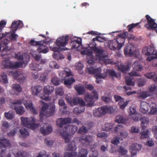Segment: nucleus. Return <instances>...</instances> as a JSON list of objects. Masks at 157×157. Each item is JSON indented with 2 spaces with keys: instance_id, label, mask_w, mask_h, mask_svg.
<instances>
[{
  "instance_id": "nucleus-46",
  "label": "nucleus",
  "mask_w": 157,
  "mask_h": 157,
  "mask_svg": "<svg viewBox=\"0 0 157 157\" xmlns=\"http://www.w3.org/2000/svg\"><path fill=\"white\" fill-rule=\"evenodd\" d=\"M18 129V128L16 127L13 129L11 130L9 132L7 133L8 136L9 137L14 136Z\"/></svg>"
},
{
  "instance_id": "nucleus-35",
  "label": "nucleus",
  "mask_w": 157,
  "mask_h": 157,
  "mask_svg": "<svg viewBox=\"0 0 157 157\" xmlns=\"http://www.w3.org/2000/svg\"><path fill=\"white\" fill-rule=\"evenodd\" d=\"M133 69L137 71H140L143 69V67L140 65V62L138 61H136L133 64Z\"/></svg>"
},
{
  "instance_id": "nucleus-18",
  "label": "nucleus",
  "mask_w": 157,
  "mask_h": 157,
  "mask_svg": "<svg viewBox=\"0 0 157 157\" xmlns=\"http://www.w3.org/2000/svg\"><path fill=\"white\" fill-rule=\"evenodd\" d=\"M16 32L14 31L11 30L9 33H6L5 34H4L5 36L3 37V38L6 36H7L11 40H16L18 36L15 34Z\"/></svg>"
},
{
  "instance_id": "nucleus-19",
  "label": "nucleus",
  "mask_w": 157,
  "mask_h": 157,
  "mask_svg": "<svg viewBox=\"0 0 157 157\" xmlns=\"http://www.w3.org/2000/svg\"><path fill=\"white\" fill-rule=\"evenodd\" d=\"M75 89L77 92L78 95L83 94L86 91L84 85L81 84L76 85L75 87Z\"/></svg>"
},
{
  "instance_id": "nucleus-34",
  "label": "nucleus",
  "mask_w": 157,
  "mask_h": 157,
  "mask_svg": "<svg viewBox=\"0 0 157 157\" xmlns=\"http://www.w3.org/2000/svg\"><path fill=\"white\" fill-rule=\"evenodd\" d=\"M85 108L83 106H80L79 108L75 107L73 111V113L77 115H79L84 112Z\"/></svg>"
},
{
  "instance_id": "nucleus-2",
  "label": "nucleus",
  "mask_w": 157,
  "mask_h": 157,
  "mask_svg": "<svg viewBox=\"0 0 157 157\" xmlns=\"http://www.w3.org/2000/svg\"><path fill=\"white\" fill-rule=\"evenodd\" d=\"M128 32H123L119 34L116 39L111 41L109 46L110 49L113 50H119L124 45V42Z\"/></svg>"
},
{
  "instance_id": "nucleus-17",
  "label": "nucleus",
  "mask_w": 157,
  "mask_h": 157,
  "mask_svg": "<svg viewBox=\"0 0 157 157\" xmlns=\"http://www.w3.org/2000/svg\"><path fill=\"white\" fill-rule=\"evenodd\" d=\"M52 130V128L50 125H46L45 128L41 127L40 129L41 133L44 136L50 134Z\"/></svg>"
},
{
  "instance_id": "nucleus-36",
  "label": "nucleus",
  "mask_w": 157,
  "mask_h": 157,
  "mask_svg": "<svg viewBox=\"0 0 157 157\" xmlns=\"http://www.w3.org/2000/svg\"><path fill=\"white\" fill-rule=\"evenodd\" d=\"M88 154V151L85 149H81L78 152L76 157H86Z\"/></svg>"
},
{
  "instance_id": "nucleus-28",
  "label": "nucleus",
  "mask_w": 157,
  "mask_h": 157,
  "mask_svg": "<svg viewBox=\"0 0 157 157\" xmlns=\"http://www.w3.org/2000/svg\"><path fill=\"white\" fill-rule=\"evenodd\" d=\"M154 48L149 47H145L144 48L143 52H145V54L148 56V57L151 56L152 53H154Z\"/></svg>"
},
{
  "instance_id": "nucleus-10",
  "label": "nucleus",
  "mask_w": 157,
  "mask_h": 157,
  "mask_svg": "<svg viewBox=\"0 0 157 157\" xmlns=\"http://www.w3.org/2000/svg\"><path fill=\"white\" fill-rule=\"evenodd\" d=\"M66 99L67 101L72 105H76L78 104L80 106L84 107L86 105L83 99L80 98H73L70 97H68L66 98Z\"/></svg>"
},
{
  "instance_id": "nucleus-9",
  "label": "nucleus",
  "mask_w": 157,
  "mask_h": 157,
  "mask_svg": "<svg viewBox=\"0 0 157 157\" xmlns=\"http://www.w3.org/2000/svg\"><path fill=\"white\" fill-rule=\"evenodd\" d=\"M147 23L146 24L144 27L149 30H154L157 28V24L155 22V20L151 18L148 15L145 16Z\"/></svg>"
},
{
  "instance_id": "nucleus-21",
  "label": "nucleus",
  "mask_w": 157,
  "mask_h": 157,
  "mask_svg": "<svg viewBox=\"0 0 157 157\" xmlns=\"http://www.w3.org/2000/svg\"><path fill=\"white\" fill-rule=\"evenodd\" d=\"M59 121L60 123H59V128H62L63 125L69 124L72 122V119L71 118L68 117L64 118H59Z\"/></svg>"
},
{
  "instance_id": "nucleus-57",
  "label": "nucleus",
  "mask_w": 157,
  "mask_h": 157,
  "mask_svg": "<svg viewBox=\"0 0 157 157\" xmlns=\"http://www.w3.org/2000/svg\"><path fill=\"white\" fill-rule=\"evenodd\" d=\"M140 134L141 135L140 138L143 139L146 138L148 137V131L146 130L144 132H141Z\"/></svg>"
},
{
  "instance_id": "nucleus-55",
  "label": "nucleus",
  "mask_w": 157,
  "mask_h": 157,
  "mask_svg": "<svg viewBox=\"0 0 157 157\" xmlns=\"http://www.w3.org/2000/svg\"><path fill=\"white\" fill-rule=\"evenodd\" d=\"M5 117L7 119H12L13 118L14 114L11 111H9L7 113H5Z\"/></svg>"
},
{
  "instance_id": "nucleus-40",
  "label": "nucleus",
  "mask_w": 157,
  "mask_h": 157,
  "mask_svg": "<svg viewBox=\"0 0 157 157\" xmlns=\"http://www.w3.org/2000/svg\"><path fill=\"white\" fill-rule=\"evenodd\" d=\"M75 82V79L73 77L68 78L64 79V83L66 85H70Z\"/></svg>"
},
{
  "instance_id": "nucleus-42",
  "label": "nucleus",
  "mask_w": 157,
  "mask_h": 157,
  "mask_svg": "<svg viewBox=\"0 0 157 157\" xmlns=\"http://www.w3.org/2000/svg\"><path fill=\"white\" fill-rule=\"evenodd\" d=\"M19 131L20 132L21 136L23 137H26L29 135V133L27 130L24 128H22L20 129Z\"/></svg>"
},
{
  "instance_id": "nucleus-1",
  "label": "nucleus",
  "mask_w": 157,
  "mask_h": 157,
  "mask_svg": "<svg viewBox=\"0 0 157 157\" xmlns=\"http://www.w3.org/2000/svg\"><path fill=\"white\" fill-rule=\"evenodd\" d=\"M30 44L33 46H38L37 51L39 53L46 54L48 52L49 49L47 46L45 45H49L51 50L54 51L53 57L58 60L59 59V39L57 38L56 41L53 39H49V40H45L36 41L31 40Z\"/></svg>"
},
{
  "instance_id": "nucleus-50",
  "label": "nucleus",
  "mask_w": 157,
  "mask_h": 157,
  "mask_svg": "<svg viewBox=\"0 0 157 157\" xmlns=\"http://www.w3.org/2000/svg\"><path fill=\"white\" fill-rule=\"evenodd\" d=\"M118 69L119 71L124 72L128 71L129 69V67L128 65H125L122 64L120 65V67H118Z\"/></svg>"
},
{
  "instance_id": "nucleus-24",
  "label": "nucleus",
  "mask_w": 157,
  "mask_h": 157,
  "mask_svg": "<svg viewBox=\"0 0 157 157\" xmlns=\"http://www.w3.org/2000/svg\"><path fill=\"white\" fill-rule=\"evenodd\" d=\"M22 26V24L20 21H14L12 23L11 28L14 29H12L11 30L16 32L18 28H21Z\"/></svg>"
},
{
  "instance_id": "nucleus-62",
  "label": "nucleus",
  "mask_w": 157,
  "mask_h": 157,
  "mask_svg": "<svg viewBox=\"0 0 157 157\" xmlns=\"http://www.w3.org/2000/svg\"><path fill=\"white\" fill-rule=\"evenodd\" d=\"M49 66L50 67L52 68L58 69L59 67V66L57 64L56 62L53 61L50 63Z\"/></svg>"
},
{
  "instance_id": "nucleus-54",
  "label": "nucleus",
  "mask_w": 157,
  "mask_h": 157,
  "mask_svg": "<svg viewBox=\"0 0 157 157\" xmlns=\"http://www.w3.org/2000/svg\"><path fill=\"white\" fill-rule=\"evenodd\" d=\"M157 59V52L154 51V53L152 54L151 56L148 57L147 58V60L149 61H151L154 59Z\"/></svg>"
},
{
  "instance_id": "nucleus-39",
  "label": "nucleus",
  "mask_w": 157,
  "mask_h": 157,
  "mask_svg": "<svg viewBox=\"0 0 157 157\" xmlns=\"http://www.w3.org/2000/svg\"><path fill=\"white\" fill-rule=\"evenodd\" d=\"M129 103V101H127L124 102V99L123 98L118 102V105L120 106V108L123 109L126 107Z\"/></svg>"
},
{
  "instance_id": "nucleus-58",
  "label": "nucleus",
  "mask_w": 157,
  "mask_h": 157,
  "mask_svg": "<svg viewBox=\"0 0 157 157\" xmlns=\"http://www.w3.org/2000/svg\"><path fill=\"white\" fill-rule=\"evenodd\" d=\"M148 95L149 94H147L146 92L144 91L138 95V97L140 99H144L147 98Z\"/></svg>"
},
{
  "instance_id": "nucleus-32",
  "label": "nucleus",
  "mask_w": 157,
  "mask_h": 157,
  "mask_svg": "<svg viewBox=\"0 0 157 157\" xmlns=\"http://www.w3.org/2000/svg\"><path fill=\"white\" fill-rule=\"evenodd\" d=\"M54 90V88L52 86H47L44 87L43 92L45 94L49 95L52 93Z\"/></svg>"
},
{
  "instance_id": "nucleus-44",
  "label": "nucleus",
  "mask_w": 157,
  "mask_h": 157,
  "mask_svg": "<svg viewBox=\"0 0 157 157\" xmlns=\"http://www.w3.org/2000/svg\"><path fill=\"white\" fill-rule=\"evenodd\" d=\"M142 145L140 144L135 143L132 144L131 146V149L138 151L141 149Z\"/></svg>"
},
{
  "instance_id": "nucleus-15",
  "label": "nucleus",
  "mask_w": 157,
  "mask_h": 157,
  "mask_svg": "<svg viewBox=\"0 0 157 157\" xmlns=\"http://www.w3.org/2000/svg\"><path fill=\"white\" fill-rule=\"evenodd\" d=\"M128 74L131 77H127L126 78L125 80L126 83L128 85L133 86L134 85V83L132 81L133 78L132 77L139 76V74H138L136 71H133L132 72L129 73Z\"/></svg>"
},
{
  "instance_id": "nucleus-41",
  "label": "nucleus",
  "mask_w": 157,
  "mask_h": 157,
  "mask_svg": "<svg viewBox=\"0 0 157 157\" xmlns=\"http://www.w3.org/2000/svg\"><path fill=\"white\" fill-rule=\"evenodd\" d=\"M118 151L122 156H124V157L128 156L126 155L127 152V151L124 147L120 146L118 149Z\"/></svg>"
},
{
  "instance_id": "nucleus-27",
  "label": "nucleus",
  "mask_w": 157,
  "mask_h": 157,
  "mask_svg": "<svg viewBox=\"0 0 157 157\" xmlns=\"http://www.w3.org/2000/svg\"><path fill=\"white\" fill-rule=\"evenodd\" d=\"M100 72L97 73L95 75V77L96 79V82L97 83H99L101 81V79H104L107 76V72H105L103 73L100 74Z\"/></svg>"
},
{
  "instance_id": "nucleus-51",
  "label": "nucleus",
  "mask_w": 157,
  "mask_h": 157,
  "mask_svg": "<svg viewBox=\"0 0 157 157\" xmlns=\"http://www.w3.org/2000/svg\"><path fill=\"white\" fill-rule=\"evenodd\" d=\"M87 128L84 125L80 128L78 130V132L79 133H86L87 132L88 130Z\"/></svg>"
},
{
  "instance_id": "nucleus-64",
  "label": "nucleus",
  "mask_w": 157,
  "mask_h": 157,
  "mask_svg": "<svg viewBox=\"0 0 157 157\" xmlns=\"http://www.w3.org/2000/svg\"><path fill=\"white\" fill-rule=\"evenodd\" d=\"M23 99H18L14 102H12V105H20L24 102Z\"/></svg>"
},
{
  "instance_id": "nucleus-23",
  "label": "nucleus",
  "mask_w": 157,
  "mask_h": 157,
  "mask_svg": "<svg viewBox=\"0 0 157 157\" xmlns=\"http://www.w3.org/2000/svg\"><path fill=\"white\" fill-rule=\"evenodd\" d=\"M80 141L84 144L85 142L89 144L93 140V137L90 135H86L85 136H82L79 138Z\"/></svg>"
},
{
  "instance_id": "nucleus-43",
  "label": "nucleus",
  "mask_w": 157,
  "mask_h": 157,
  "mask_svg": "<svg viewBox=\"0 0 157 157\" xmlns=\"http://www.w3.org/2000/svg\"><path fill=\"white\" fill-rule=\"evenodd\" d=\"M115 121L119 123L125 124L126 120L122 116L119 115L116 117Z\"/></svg>"
},
{
  "instance_id": "nucleus-59",
  "label": "nucleus",
  "mask_w": 157,
  "mask_h": 157,
  "mask_svg": "<svg viewBox=\"0 0 157 157\" xmlns=\"http://www.w3.org/2000/svg\"><path fill=\"white\" fill-rule=\"evenodd\" d=\"M10 61L9 59L5 60L2 62V65L5 68H9Z\"/></svg>"
},
{
  "instance_id": "nucleus-7",
  "label": "nucleus",
  "mask_w": 157,
  "mask_h": 157,
  "mask_svg": "<svg viewBox=\"0 0 157 157\" xmlns=\"http://www.w3.org/2000/svg\"><path fill=\"white\" fill-rule=\"evenodd\" d=\"M98 94L95 90L93 91L91 94L87 93L85 94L84 99L87 102V107H91L94 105L95 100H98Z\"/></svg>"
},
{
  "instance_id": "nucleus-33",
  "label": "nucleus",
  "mask_w": 157,
  "mask_h": 157,
  "mask_svg": "<svg viewBox=\"0 0 157 157\" xmlns=\"http://www.w3.org/2000/svg\"><path fill=\"white\" fill-rule=\"evenodd\" d=\"M141 121V126L142 128L144 129L145 125H147L149 122V118L147 117H143L140 118Z\"/></svg>"
},
{
  "instance_id": "nucleus-22",
  "label": "nucleus",
  "mask_w": 157,
  "mask_h": 157,
  "mask_svg": "<svg viewBox=\"0 0 157 157\" xmlns=\"http://www.w3.org/2000/svg\"><path fill=\"white\" fill-rule=\"evenodd\" d=\"M12 108L15 110L17 114L20 115L22 114L25 111L24 108L21 106L12 105Z\"/></svg>"
},
{
  "instance_id": "nucleus-49",
  "label": "nucleus",
  "mask_w": 157,
  "mask_h": 157,
  "mask_svg": "<svg viewBox=\"0 0 157 157\" xmlns=\"http://www.w3.org/2000/svg\"><path fill=\"white\" fill-rule=\"evenodd\" d=\"M123 128V126L122 125L118 124L112 130V131L115 133H117V132L120 131Z\"/></svg>"
},
{
  "instance_id": "nucleus-13",
  "label": "nucleus",
  "mask_w": 157,
  "mask_h": 157,
  "mask_svg": "<svg viewBox=\"0 0 157 157\" xmlns=\"http://www.w3.org/2000/svg\"><path fill=\"white\" fill-rule=\"evenodd\" d=\"M9 75L12 76L14 79L18 80L20 82L24 81L26 78V77L24 76L23 74H19L17 70L10 71L9 72Z\"/></svg>"
},
{
  "instance_id": "nucleus-14",
  "label": "nucleus",
  "mask_w": 157,
  "mask_h": 157,
  "mask_svg": "<svg viewBox=\"0 0 157 157\" xmlns=\"http://www.w3.org/2000/svg\"><path fill=\"white\" fill-rule=\"evenodd\" d=\"M69 39V36L68 35L59 37V52L69 49L67 48H62L61 47H65L67 44Z\"/></svg>"
},
{
  "instance_id": "nucleus-52",
  "label": "nucleus",
  "mask_w": 157,
  "mask_h": 157,
  "mask_svg": "<svg viewBox=\"0 0 157 157\" xmlns=\"http://www.w3.org/2000/svg\"><path fill=\"white\" fill-rule=\"evenodd\" d=\"M114 124L112 123H106L105 124L104 130L106 131H109L112 130Z\"/></svg>"
},
{
  "instance_id": "nucleus-3",
  "label": "nucleus",
  "mask_w": 157,
  "mask_h": 157,
  "mask_svg": "<svg viewBox=\"0 0 157 157\" xmlns=\"http://www.w3.org/2000/svg\"><path fill=\"white\" fill-rule=\"evenodd\" d=\"M78 129L77 127L75 125H67L63 129H59V133H60L63 138L65 140V143L70 141L69 138V134H74Z\"/></svg>"
},
{
  "instance_id": "nucleus-8",
  "label": "nucleus",
  "mask_w": 157,
  "mask_h": 157,
  "mask_svg": "<svg viewBox=\"0 0 157 157\" xmlns=\"http://www.w3.org/2000/svg\"><path fill=\"white\" fill-rule=\"evenodd\" d=\"M10 145V143L9 140L4 138L0 139V149L1 148H4L1 149L2 152L1 153L0 157H11L10 154H8L6 155H5L6 147H9Z\"/></svg>"
},
{
  "instance_id": "nucleus-53",
  "label": "nucleus",
  "mask_w": 157,
  "mask_h": 157,
  "mask_svg": "<svg viewBox=\"0 0 157 157\" xmlns=\"http://www.w3.org/2000/svg\"><path fill=\"white\" fill-rule=\"evenodd\" d=\"M77 155V152L76 151L66 152L65 153L63 157H76Z\"/></svg>"
},
{
  "instance_id": "nucleus-37",
  "label": "nucleus",
  "mask_w": 157,
  "mask_h": 157,
  "mask_svg": "<svg viewBox=\"0 0 157 157\" xmlns=\"http://www.w3.org/2000/svg\"><path fill=\"white\" fill-rule=\"evenodd\" d=\"M12 89L14 91L18 93H20L22 90V88L20 85L17 84H14L12 85Z\"/></svg>"
},
{
  "instance_id": "nucleus-11",
  "label": "nucleus",
  "mask_w": 157,
  "mask_h": 157,
  "mask_svg": "<svg viewBox=\"0 0 157 157\" xmlns=\"http://www.w3.org/2000/svg\"><path fill=\"white\" fill-rule=\"evenodd\" d=\"M136 49L132 44H128L124 50V54L125 56H132L136 55Z\"/></svg>"
},
{
  "instance_id": "nucleus-60",
  "label": "nucleus",
  "mask_w": 157,
  "mask_h": 157,
  "mask_svg": "<svg viewBox=\"0 0 157 157\" xmlns=\"http://www.w3.org/2000/svg\"><path fill=\"white\" fill-rule=\"evenodd\" d=\"M120 137L116 136L111 140V142L114 145H117L120 142Z\"/></svg>"
},
{
  "instance_id": "nucleus-12",
  "label": "nucleus",
  "mask_w": 157,
  "mask_h": 157,
  "mask_svg": "<svg viewBox=\"0 0 157 157\" xmlns=\"http://www.w3.org/2000/svg\"><path fill=\"white\" fill-rule=\"evenodd\" d=\"M5 36L4 33H0V42L1 40H2L3 37ZM9 40L6 39H4L3 40L1 41V42L0 43V52L1 51L2 48V52L3 53V52L4 51H7L9 50L8 44L9 42Z\"/></svg>"
},
{
  "instance_id": "nucleus-4",
  "label": "nucleus",
  "mask_w": 157,
  "mask_h": 157,
  "mask_svg": "<svg viewBox=\"0 0 157 157\" xmlns=\"http://www.w3.org/2000/svg\"><path fill=\"white\" fill-rule=\"evenodd\" d=\"M48 105L47 103L43 102V105L41 109V112L40 117V119L43 118L45 116L48 117L52 116L55 113V107L53 105L50 106L48 109Z\"/></svg>"
},
{
  "instance_id": "nucleus-5",
  "label": "nucleus",
  "mask_w": 157,
  "mask_h": 157,
  "mask_svg": "<svg viewBox=\"0 0 157 157\" xmlns=\"http://www.w3.org/2000/svg\"><path fill=\"white\" fill-rule=\"evenodd\" d=\"M95 41H93V39L92 40V43L89 45V47L95 53L96 59L99 61L101 60L104 58L106 57L105 51L103 49H100L98 47L96 46L97 44L95 42Z\"/></svg>"
},
{
  "instance_id": "nucleus-47",
  "label": "nucleus",
  "mask_w": 157,
  "mask_h": 157,
  "mask_svg": "<svg viewBox=\"0 0 157 157\" xmlns=\"http://www.w3.org/2000/svg\"><path fill=\"white\" fill-rule=\"evenodd\" d=\"M140 22L136 23H132L131 24H130L128 25L127 28L129 32H132V30L133 29L135 28L140 23Z\"/></svg>"
},
{
  "instance_id": "nucleus-30",
  "label": "nucleus",
  "mask_w": 157,
  "mask_h": 157,
  "mask_svg": "<svg viewBox=\"0 0 157 157\" xmlns=\"http://www.w3.org/2000/svg\"><path fill=\"white\" fill-rule=\"evenodd\" d=\"M77 149L75 142L72 141L69 143L67 147V150L71 152L75 151Z\"/></svg>"
},
{
  "instance_id": "nucleus-56",
  "label": "nucleus",
  "mask_w": 157,
  "mask_h": 157,
  "mask_svg": "<svg viewBox=\"0 0 157 157\" xmlns=\"http://www.w3.org/2000/svg\"><path fill=\"white\" fill-rule=\"evenodd\" d=\"M30 68L32 70L38 71L40 70L38 68V65L35 64H31L30 65Z\"/></svg>"
},
{
  "instance_id": "nucleus-20",
  "label": "nucleus",
  "mask_w": 157,
  "mask_h": 157,
  "mask_svg": "<svg viewBox=\"0 0 157 157\" xmlns=\"http://www.w3.org/2000/svg\"><path fill=\"white\" fill-rule=\"evenodd\" d=\"M149 107V105L147 102L143 101L140 104V110L144 113H146L148 112Z\"/></svg>"
},
{
  "instance_id": "nucleus-26",
  "label": "nucleus",
  "mask_w": 157,
  "mask_h": 157,
  "mask_svg": "<svg viewBox=\"0 0 157 157\" xmlns=\"http://www.w3.org/2000/svg\"><path fill=\"white\" fill-rule=\"evenodd\" d=\"M32 93L34 95H37L42 90V87L40 86H33L32 88Z\"/></svg>"
},
{
  "instance_id": "nucleus-45",
  "label": "nucleus",
  "mask_w": 157,
  "mask_h": 157,
  "mask_svg": "<svg viewBox=\"0 0 157 157\" xmlns=\"http://www.w3.org/2000/svg\"><path fill=\"white\" fill-rule=\"evenodd\" d=\"M1 79L0 81L6 84L8 83V80L7 78V75L4 73H3L1 74Z\"/></svg>"
},
{
  "instance_id": "nucleus-63",
  "label": "nucleus",
  "mask_w": 157,
  "mask_h": 157,
  "mask_svg": "<svg viewBox=\"0 0 157 157\" xmlns=\"http://www.w3.org/2000/svg\"><path fill=\"white\" fill-rule=\"evenodd\" d=\"M93 40L101 42H104L105 40L104 38L97 36L95 38H93Z\"/></svg>"
},
{
  "instance_id": "nucleus-31",
  "label": "nucleus",
  "mask_w": 157,
  "mask_h": 157,
  "mask_svg": "<svg viewBox=\"0 0 157 157\" xmlns=\"http://www.w3.org/2000/svg\"><path fill=\"white\" fill-rule=\"evenodd\" d=\"M101 100L104 102L107 103H110L112 101V97L110 96V93H108L106 95V93L101 97Z\"/></svg>"
},
{
  "instance_id": "nucleus-48",
  "label": "nucleus",
  "mask_w": 157,
  "mask_h": 157,
  "mask_svg": "<svg viewBox=\"0 0 157 157\" xmlns=\"http://www.w3.org/2000/svg\"><path fill=\"white\" fill-rule=\"evenodd\" d=\"M25 108L29 110L33 107V103L32 101L28 100L23 103Z\"/></svg>"
},
{
  "instance_id": "nucleus-25",
  "label": "nucleus",
  "mask_w": 157,
  "mask_h": 157,
  "mask_svg": "<svg viewBox=\"0 0 157 157\" xmlns=\"http://www.w3.org/2000/svg\"><path fill=\"white\" fill-rule=\"evenodd\" d=\"M86 71L89 74H96L101 71L100 69H94L92 65H90L89 67H88Z\"/></svg>"
},
{
  "instance_id": "nucleus-6",
  "label": "nucleus",
  "mask_w": 157,
  "mask_h": 157,
  "mask_svg": "<svg viewBox=\"0 0 157 157\" xmlns=\"http://www.w3.org/2000/svg\"><path fill=\"white\" fill-rule=\"evenodd\" d=\"M36 121L34 117H31L29 118L22 117L21 118V122L23 126L28 127L29 128L34 130L38 127L39 124L35 123Z\"/></svg>"
},
{
  "instance_id": "nucleus-61",
  "label": "nucleus",
  "mask_w": 157,
  "mask_h": 157,
  "mask_svg": "<svg viewBox=\"0 0 157 157\" xmlns=\"http://www.w3.org/2000/svg\"><path fill=\"white\" fill-rule=\"evenodd\" d=\"M157 89V86H156L155 85H151L149 87V89L150 92L153 94H155Z\"/></svg>"
},
{
  "instance_id": "nucleus-29",
  "label": "nucleus",
  "mask_w": 157,
  "mask_h": 157,
  "mask_svg": "<svg viewBox=\"0 0 157 157\" xmlns=\"http://www.w3.org/2000/svg\"><path fill=\"white\" fill-rule=\"evenodd\" d=\"M22 66V63L20 62H13L10 61L9 68L10 69H16L19 67H21Z\"/></svg>"
},
{
  "instance_id": "nucleus-38",
  "label": "nucleus",
  "mask_w": 157,
  "mask_h": 157,
  "mask_svg": "<svg viewBox=\"0 0 157 157\" xmlns=\"http://www.w3.org/2000/svg\"><path fill=\"white\" fill-rule=\"evenodd\" d=\"M14 155L15 157H27L29 154L27 152L22 151H18Z\"/></svg>"
},
{
  "instance_id": "nucleus-16",
  "label": "nucleus",
  "mask_w": 157,
  "mask_h": 157,
  "mask_svg": "<svg viewBox=\"0 0 157 157\" xmlns=\"http://www.w3.org/2000/svg\"><path fill=\"white\" fill-rule=\"evenodd\" d=\"M98 110L101 117L105 115L106 113L111 112V108L106 105H104L101 107L98 108Z\"/></svg>"
}]
</instances>
